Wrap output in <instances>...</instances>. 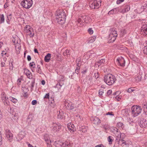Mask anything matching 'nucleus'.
I'll return each instance as SVG.
<instances>
[{
  "mask_svg": "<svg viewBox=\"0 0 147 147\" xmlns=\"http://www.w3.org/2000/svg\"><path fill=\"white\" fill-rule=\"evenodd\" d=\"M134 89V88H130L128 89L127 90V92L129 93L135 90Z\"/></svg>",
  "mask_w": 147,
  "mask_h": 147,
  "instance_id": "3c124183",
  "label": "nucleus"
},
{
  "mask_svg": "<svg viewBox=\"0 0 147 147\" xmlns=\"http://www.w3.org/2000/svg\"><path fill=\"white\" fill-rule=\"evenodd\" d=\"M37 73H38L40 74H43V73L41 71V69L40 67H39L38 68V70L37 71Z\"/></svg>",
  "mask_w": 147,
  "mask_h": 147,
  "instance_id": "6e6d98bb",
  "label": "nucleus"
},
{
  "mask_svg": "<svg viewBox=\"0 0 147 147\" xmlns=\"http://www.w3.org/2000/svg\"><path fill=\"white\" fill-rule=\"evenodd\" d=\"M24 94L23 95V96L24 98H27L28 97V94L27 92V91L26 90L24 91Z\"/></svg>",
  "mask_w": 147,
  "mask_h": 147,
  "instance_id": "5fc2aeb1",
  "label": "nucleus"
},
{
  "mask_svg": "<svg viewBox=\"0 0 147 147\" xmlns=\"http://www.w3.org/2000/svg\"><path fill=\"white\" fill-rule=\"evenodd\" d=\"M92 122L95 124H99L101 122L100 120L98 117H95L93 118Z\"/></svg>",
  "mask_w": 147,
  "mask_h": 147,
  "instance_id": "f3484780",
  "label": "nucleus"
},
{
  "mask_svg": "<svg viewBox=\"0 0 147 147\" xmlns=\"http://www.w3.org/2000/svg\"><path fill=\"white\" fill-rule=\"evenodd\" d=\"M147 124V121L145 118H142L140 119L139 125L141 127H145Z\"/></svg>",
  "mask_w": 147,
  "mask_h": 147,
  "instance_id": "9b49d317",
  "label": "nucleus"
},
{
  "mask_svg": "<svg viewBox=\"0 0 147 147\" xmlns=\"http://www.w3.org/2000/svg\"><path fill=\"white\" fill-rule=\"evenodd\" d=\"M63 144H65V145H63L62 147H71L69 143H68V142H65L63 143Z\"/></svg>",
  "mask_w": 147,
  "mask_h": 147,
  "instance_id": "de8ad7c7",
  "label": "nucleus"
},
{
  "mask_svg": "<svg viewBox=\"0 0 147 147\" xmlns=\"http://www.w3.org/2000/svg\"><path fill=\"white\" fill-rule=\"evenodd\" d=\"M44 138L45 141L47 144H49L51 143V140H50L48 135L47 134L45 135Z\"/></svg>",
  "mask_w": 147,
  "mask_h": 147,
  "instance_id": "a211bd4d",
  "label": "nucleus"
},
{
  "mask_svg": "<svg viewBox=\"0 0 147 147\" xmlns=\"http://www.w3.org/2000/svg\"><path fill=\"white\" fill-rule=\"evenodd\" d=\"M96 39V37L94 36L89 38L88 43H91L93 42Z\"/></svg>",
  "mask_w": 147,
  "mask_h": 147,
  "instance_id": "c756f323",
  "label": "nucleus"
},
{
  "mask_svg": "<svg viewBox=\"0 0 147 147\" xmlns=\"http://www.w3.org/2000/svg\"><path fill=\"white\" fill-rule=\"evenodd\" d=\"M52 131L54 132H56L60 130L61 127V124L58 123H53V124Z\"/></svg>",
  "mask_w": 147,
  "mask_h": 147,
  "instance_id": "6e6552de",
  "label": "nucleus"
},
{
  "mask_svg": "<svg viewBox=\"0 0 147 147\" xmlns=\"http://www.w3.org/2000/svg\"><path fill=\"white\" fill-rule=\"evenodd\" d=\"M124 1V0H117L116 2L117 4H119L121 2H123Z\"/></svg>",
  "mask_w": 147,
  "mask_h": 147,
  "instance_id": "0e129e2a",
  "label": "nucleus"
},
{
  "mask_svg": "<svg viewBox=\"0 0 147 147\" xmlns=\"http://www.w3.org/2000/svg\"><path fill=\"white\" fill-rule=\"evenodd\" d=\"M64 113L62 112L59 111V113L57 115V118L59 119H62L64 118Z\"/></svg>",
  "mask_w": 147,
  "mask_h": 147,
  "instance_id": "393cba45",
  "label": "nucleus"
},
{
  "mask_svg": "<svg viewBox=\"0 0 147 147\" xmlns=\"http://www.w3.org/2000/svg\"><path fill=\"white\" fill-rule=\"evenodd\" d=\"M35 83V82L34 80H33L32 81L30 86H29V87L31 88V91H32V90H33V88L34 87Z\"/></svg>",
  "mask_w": 147,
  "mask_h": 147,
  "instance_id": "2f4dec72",
  "label": "nucleus"
},
{
  "mask_svg": "<svg viewBox=\"0 0 147 147\" xmlns=\"http://www.w3.org/2000/svg\"><path fill=\"white\" fill-rule=\"evenodd\" d=\"M37 103V101L36 100H33L32 102V104L33 105H36Z\"/></svg>",
  "mask_w": 147,
  "mask_h": 147,
  "instance_id": "338daca9",
  "label": "nucleus"
},
{
  "mask_svg": "<svg viewBox=\"0 0 147 147\" xmlns=\"http://www.w3.org/2000/svg\"><path fill=\"white\" fill-rule=\"evenodd\" d=\"M94 77L96 79H97V78H98V77L99 76V75L98 74V73H95L94 74Z\"/></svg>",
  "mask_w": 147,
  "mask_h": 147,
  "instance_id": "e2e57ef3",
  "label": "nucleus"
},
{
  "mask_svg": "<svg viewBox=\"0 0 147 147\" xmlns=\"http://www.w3.org/2000/svg\"><path fill=\"white\" fill-rule=\"evenodd\" d=\"M65 19H60L59 22V24L62 25L65 23Z\"/></svg>",
  "mask_w": 147,
  "mask_h": 147,
  "instance_id": "79ce46f5",
  "label": "nucleus"
},
{
  "mask_svg": "<svg viewBox=\"0 0 147 147\" xmlns=\"http://www.w3.org/2000/svg\"><path fill=\"white\" fill-rule=\"evenodd\" d=\"M74 125L71 123H68L67 124V127L68 130L70 131H74L76 130V129L74 127Z\"/></svg>",
  "mask_w": 147,
  "mask_h": 147,
  "instance_id": "2eb2a0df",
  "label": "nucleus"
},
{
  "mask_svg": "<svg viewBox=\"0 0 147 147\" xmlns=\"http://www.w3.org/2000/svg\"><path fill=\"white\" fill-rule=\"evenodd\" d=\"M117 127L123 129L124 128V125L121 122H119L117 124Z\"/></svg>",
  "mask_w": 147,
  "mask_h": 147,
  "instance_id": "7c9ffc66",
  "label": "nucleus"
},
{
  "mask_svg": "<svg viewBox=\"0 0 147 147\" xmlns=\"http://www.w3.org/2000/svg\"><path fill=\"white\" fill-rule=\"evenodd\" d=\"M31 68H34L35 67V65L34 62H30L29 64Z\"/></svg>",
  "mask_w": 147,
  "mask_h": 147,
  "instance_id": "c03bdc74",
  "label": "nucleus"
},
{
  "mask_svg": "<svg viewBox=\"0 0 147 147\" xmlns=\"http://www.w3.org/2000/svg\"><path fill=\"white\" fill-rule=\"evenodd\" d=\"M100 0H95L91 1L89 3V6L92 9H98L100 6Z\"/></svg>",
  "mask_w": 147,
  "mask_h": 147,
  "instance_id": "20e7f679",
  "label": "nucleus"
},
{
  "mask_svg": "<svg viewBox=\"0 0 147 147\" xmlns=\"http://www.w3.org/2000/svg\"><path fill=\"white\" fill-rule=\"evenodd\" d=\"M87 127H85L84 126H83L80 129V130L82 131L83 132L85 133L87 131Z\"/></svg>",
  "mask_w": 147,
  "mask_h": 147,
  "instance_id": "4c0bfd02",
  "label": "nucleus"
},
{
  "mask_svg": "<svg viewBox=\"0 0 147 147\" xmlns=\"http://www.w3.org/2000/svg\"><path fill=\"white\" fill-rule=\"evenodd\" d=\"M141 28L142 31L147 35V24L143 25Z\"/></svg>",
  "mask_w": 147,
  "mask_h": 147,
  "instance_id": "412c9836",
  "label": "nucleus"
},
{
  "mask_svg": "<svg viewBox=\"0 0 147 147\" xmlns=\"http://www.w3.org/2000/svg\"><path fill=\"white\" fill-rule=\"evenodd\" d=\"M25 133L24 131H21L19 132L17 136V138L19 140H20L25 136Z\"/></svg>",
  "mask_w": 147,
  "mask_h": 147,
  "instance_id": "ddd939ff",
  "label": "nucleus"
},
{
  "mask_svg": "<svg viewBox=\"0 0 147 147\" xmlns=\"http://www.w3.org/2000/svg\"><path fill=\"white\" fill-rule=\"evenodd\" d=\"M80 18H88L90 17L88 15H86L84 14L81 15L80 16Z\"/></svg>",
  "mask_w": 147,
  "mask_h": 147,
  "instance_id": "37998d69",
  "label": "nucleus"
},
{
  "mask_svg": "<svg viewBox=\"0 0 147 147\" xmlns=\"http://www.w3.org/2000/svg\"><path fill=\"white\" fill-rule=\"evenodd\" d=\"M51 99L52 100L51 101L50 100L49 102V104L50 106L53 107H54L55 105V104L54 102V99L52 98L51 97Z\"/></svg>",
  "mask_w": 147,
  "mask_h": 147,
  "instance_id": "c85d7f7f",
  "label": "nucleus"
},
{
  "mask_svg": "<svg viewBox=\"0 0 147 147\" xmlns=\"http://www.w3.org/2000/svg\"><path fill=\"white\" fill-rule=\"evenodd\" d=\"M1 97L2 100L5 105H8L9 103L8 100V98L6 97V94L4 92H3L1 94Z\"/></svg>",
  "mask_w": 147,
  "mask_h": 147,
  "instance_id": "9d476101",
  "label": "nucleus"
},
{
  "mask_svg": "<svg viewBox=\"0 0 147 147\" xmlns=\"http://www.w3.org/2000/svg\"><path fill=\"white\" fill-rule=\"evenodd\" d=\"M80 69V67H76V69H75V73L77 74H78L79 72V70Z\"/></svg>",
  "mask_w": 147,
  "mask_h": 147,
  "instance_id": "4d7b16f0",
  "label": "nucleus"
},
{
  "mask_svg": "<svg viewBox=\"0 0 147 147\" xmlns=\"http://www.w3.org/2000/svg\"><path fill=\"white\" fill-rule=\"evenodd\" d=\"M117 9H114L110 10L108 13L109 15H111L117 12Z\"/></svg>",
  "mask_w": 147,
  "mask_h": 147,
  "instance_id": "473e14b6",
  "label": "nucleus"
},
{
  "mask_svg": "<svg viewBox=\"0 0 147 147\" xmlns=\"http://www.w3.org/2000/svg\"><path fill=\"white\" fill-rule=\"evenodd\" d=\"M5 134L7 138L10 142H11L13 139V134L11 131L9 129H6L5 131Z\"/></svg>",
  "mask_w": 147,
  "mask_h": 147,
  "instance_id": "1a4fd4ad",
  "label": "nucleus"
},
{
  "mask_svg": "<svg viewBox=\"0 0 147 147\" xmlns=\"http://www.w3.org/2000/svg\"><path fill=\"white\" fill-rule=\"evenodd\" d=\"M9 99L13 103H16L18 102V100L16 98L12 97H10Z\"/></svg>",
  "mask_w": 147,
  "mask_h": 147,
  "instance_id": "72a5a7b5",
  "label": "nucleus"
},
{
  "mask_svg": "<svg viewBox=\"0 0 147 147\" xmlns=\"http://www.w3.org/2000/svg\"><path fill=\"white\" fill-rule=\"evenodd\" d=\"M130 9V7L129 5H126L124 7V11L125 12L128 11Z\"/></svg>",
  "mask_w": 147,
  "mask_h": 147,
  "instance_id": "c9c22d12",
  "label": "nucleus"
},
{
  "mask_svg": "<svg viewBox=\"0 0 147 147\" xmlns=\"http://www.w3.org/2000/svg\"><path fill=\"white\" fill-rule=\"evenodd\" d=\"M24 73L25 74L27 77L30 79H31L32 78V76L30 71L27 69H24Z\"/></svg>",
  "mask_w": 147,
  "mask_h": 147,
  "instance_id": "4468645a",
  "label": "nucleus"
},
{
  "mask_svg": "<svg viewBox=\"0 0 147 147\" xmlns=\"http://www.w3.org/2000/svg\"><path fill=\"white\" fill-rule=\"evenodd\" d=\"M65 108L67 110H70L73 109L74 108V105L68 100H66L64 101Z\"/></svg>",
  "mask_w": 147,
  "mask_h": 147,
  "instance_id": "0eeeda50",
  "label": "nucleus"
},
{
  "mask_svg": "<svg viewBox=\"0 0 147 147\" xmlns=\"http://www.w3.org/2000/svg\"><path fill=\"white\" fill-rule=\"evenodd\" d=\"M121 142L122 146L123 147H128L129 145L125 141L123 140V139L121 138Z\"/></svg>",
  "mask_w": 147,
  "mask_h": 147,
  "instance_id": "b1692460",
  "label": "nucleus"
},
{
  "mask_svg": "<svg viewBox=\"0 0 147 147\" xmlns=\"http://www.w3.org/2000/svg\"><path fill=\"white\" fill-rule=\"evenodd\" d=\"M110 30L111 32L109 35L108 39L110 42H113L115 40L117 37V31L115 30L114 28H111Z\"/></svg>",
  "mask_w": 147,
  "mask_h": 147,
  "instance_id": "f03ea898",
  "label": "nucleus"
},
{
  "mask_svg": "<svg viewBox=\"0 0 147 147\" xmlns=\"http://www.w3.org/2000/svg\"><path fill=\"white\" fill-rule=\"evenodd\" d=\"M2 133L1 131H0V145H2Z\"/></svg>",
  "mask_w": 147,
  "mask_h": 147,
  "instance_id": "13d9d810",
  "label": "nucleus"
},
{
  "mask_svg": "<svg viewBox=\"0 0 147 147\" xmlns=\"http://www.w3.org/2000/svg\"><path fill=\"white\" fill-rule=\"evenodd\" d=\"M63 84V83L62 82H58L56 86V88H60L62 86Z\"/></svg>",
  "mask_w": 147,
  "mask_h": 147,
  "instance_id": "ea45409f",
  "label": "nucleus"
},
{
  "mask_svg": "<svg viewBox=\"0 0 147 147\" xmlns=\"http://www.w3.org/2000/svg\"><path fill=\"white\" fill-rule=\"evenodd\" d=\"M13 62H12L10 64V69H12L13 68Z\"/></svg>",
  "mask_w": 147,
  "mask_h": 147,
  "instance_id": "774afa93",
  "label": "nucleus"
},
{
  "mask_svg": "<svg viewBox=\"0 0 147 147\" xmlns=\"http://www.w3.org/2000/svg\"><path fill=\"white\" fill-rule=\"evenodd\" d=\"M104 80L106 84L109 86H111L115 83L116 79L114 75L110 74L105 76Z\"/></svg>",
  "mask_w": 147,
  "mask_h": 147,
  "instance_id": "f257e3e1",
  "label": "nucleus"
},
{
  "mask_svg": "<svg viewBox=\"0 0 147 147\" xmlns=\"http://www.w3.org/2000/svg\"><path fill=\"white\" fill-rule=\"evenodd\" d=\"M88 31L89 33L90 34H91L93 33V31L92 28H89L88 29Z\"/></svg>",
  "mask_w": 147,
  "mask_h": 147,
  "instance_id": "680f3d73",
  "label": "nucleus"
},
{
  "mask_svg": "<svg viewBox=\"0 0 147 147\" xmlns=\"http://www.w3.org/2000/svg\"><path fill=\"white\" fill-rule=\"evenodd\" d=\"M22 79L21 78H19L17 80V84L18 86H19L21 85V81L22 80Z\"/></svg>",
  "mask_w": 147,
  "mask_h": 147,
  "instance_id": "603ef678",
  "label": "nucleus"
},
{
  "mask_svg": "<svg viewBox=\"0 0 147 147\" xmlns=\"http://www.w3.org/2000/svg\"><path fill=\"white\" fill-rule=\"evenodd\" d=\"M60 19H53L52 20V22L53 23L54 22L55 23H58L59 24V22Z\"/></svg>",
  "mask_w": 147,
  "mask_h": 147,
  "instance_id": "864d4df0",
  "label": "nucleus"
},
{
  "mask_svg": "<svg viewBox=\"0 0 147 147\" xmlns=\"http://www.w3.org/2000/svg\"><path fill=\"white\" fill-rule=\"evenodd\" d=\"M55 15L57 17L56 18H66V15L63 10L58 9L56 12Z\"/></svg>",
  "mask_w": 147,
  "mask_h": 147,
  "instance_id": "423d86ee",
  "label": "nucleus"
},
{
  "mask_svg": "<svg viewBox=\"0 0 147 147\" xmlns=\"http://www.w3.org/2000/svg\"><path fill=\"white\" fill-rule=\"evenodd\" d=\"M51 55L50 53H48L45 56L44 60L45 62H48L49 61L51 57Z\"/></svg>",
  "mask_w": 147,
  "mask_h": 147,
  "instance_id": "4be33fe9",
  "label": "nucleus"
},
{
  "mask_svg": "<svg viewBox=\"0 0 147 147\" xmlns=\"http://www.w3.org/2000/svg\"><path fill=\"white\" fill-rule=\"evenodd\" d=\"M31 28V27L30 25H26L24 28V30L25 32V31H26L27 30H28L29 29H30V28Z\"/></svg>",
  "mask_w": 147,
  "mask_h": 147,
  "instance_id": "09e8293b",
  "label": "nucleus"
},
{
  "mask_svg": "<svg viewBox=\"0 0 147 147\" xmlns=\"http://www.w3.org/2000/svg\"><path fill=\"white\" fill-rule=\"evenodd\" d=\"M44 98L49 99V93H47L46 94L45 96L44 97Z\"/></svg>",
  "mask_w": 147,
  "mask_h": 147,
  "instance_id": "69168bd1",
  "label": "nucleus"
},
{
  "mask_svg": "<svg viewBox=\"0 0 147 147\" xmlns=\"http://www.w3.org/2000/svg\"><path fill=\"white\" fill-rule=\"evenodd\" d=\"M121 35L123 36L126 33V31L125 29H123L121 30Z\"/></svg>",
  "mask_w": 147,
  "mask_h": 147,
  "instance_id": "49530a36",
  "label": "nucleus"
},
{
  "mask_svg": "<svg viewBox=\"0 0 147 147\" xmlns=\"http://www.w3.org/2000/svg\"><path fill=\"white\" fill-rule=\"evenodd\" d=\"M129 111L127 109H123L121 111L122 114L124 115H127L129 114Z\"/></svg>",
  "mask_w": 147,
  "mask_h": 147,
  "instance_id": "a878e982",
  "label": "nucleus"
},
{
  "mask_svg": "<svg viewBox=\"0 0 147 147\" xmlns=\"http://www.w3.org/2000/svg\"><path fill=\"white\" fill-rule=\"evenodd\" d=\"M117 61L120 65L122 67H124L125 65V61L124 58L122 57L117 59Z\"/></svg>",
  "mask_w": 147,
  "mask_h": 147,
  "instance_id": "f8f14e48",
  "label": "nucleus"
},
{
  "mask_svg": "<svg viewBox=\"0 0 147 147\" xmlns=\"http://www.w3.org/2000/svg\"><path fill=\"white\" fill-rule=\"evenodd\" d=\"M21 4L23 7L29 9L32 6L33 4V1L32 0H23Z\"/></svg>",
  "mask_w": 147,
  "mask_h": 147,
  "instance_id": "39448f33",
  "label": "nucleus"
},
{
  "mask_svg": "<svg viewBox=\"0 0 147 147\" xmlns=\"http://www.w3.org/2000/svg\"><path fill=\"white\" fill-rule=\"evenodd\" d=\"M93 78L92 76H90L88 79V84H90Z\"/></svg>",
  "mask_w": 147,
  "mask_h": 147,
  "instance_id": "8fccbe9b",
  "label": "nucleus"
},
{
  "mask_svg": "<svg viewBox=\"0 0 147 147\" xmlns=\"http://www.w3.org/2000/svg\"><path fill=\"white\" fill-rule=\"evenodd\" d=\"M131 109L132 115L134 117L138 116L141 113L142 110L140 107L137 105L132 106Z\"/></svg>",
  "mask_w": 147,
  "mask_h": 147,
  "instance_id": "7ed1b4c3",
  "label": "nucleus"
},
{
  "mask_svg": "<svg viewBox=\"0 0 147 147\" xmlns=\"http://www.w3.org/2000/svg\"><path fill=\"white\" fill-rule=\"evenodd\" d=\"M77 64H76V67H80L81 66V59L80 58H78L76 60Z\"/></svg>",
  "mask_w": 147,
  "mask_h": 147,
  "instance_id": "e433bc0d",
  "label": "nucleus"
},
{
  "mask_svg": "<svg viewBox=\"0 0 147 147\" xmlns=\"http://www.w3.org/2000/svg\"><path fill=\"white\" fill-rule=\"evenodd\" d=\"M25 32L27 33V35L30 36V37H33L34 35V33L33 32V29L32 28L28 30H27Z\"/></svg>",
  "mask_w": 147,
  "mask_h": 147,
  "instance_id": "dca6fc26",
  "label": "nucleus"
},
{
  "mask_svg": "<svg viewBox=\"0 0 147 147\" xmlns=\"http://www.w3.org/2000/svg\"><path fill=\"white\" fill-rule=\"evenodd\" d=\"M112 138H113V137L111 136H109L108 137V141L109 142V144H112V142L113 141Z\"/></svg>",
  "mask_w": 147,
  "mask_h": 147,
  "instance_id": "f704fd0d",
  "label": "nucleus"
},
{
  "mask_svg": "<svg viewBox=\"0 0 147 147\" xmlns=\"http://www.w3.org/2000/svg\"><path fill=\"white\" fill-rule=\"evenodd\" d=\"M142 108L144 111L145 112H147V109H146V107H147V103H145L144 104H143L142 105Z\"/></svg>",
  "mask_w": 147,
  "mask_h": 147,
  "instance_id": "58836bf2",
  "label": "nucleus"
},
{
  "mask_svg": "<svg viewBox=\"0 0 147 147\" xmlns=\"http://www.w3.org/2000/svg\"><path fill=\"white\" fill-rule=\"evenodd\" d=\"M112 93V90H108L107 92V95L109 96Z\"/></svg>",
  "mask_w": 147,
  "mask_h": 147,
  "instance_id": "052dcab7",
  "label": "nucleus"
},
{
  "mask_svg": "<svg viewBox=\"0 0 147 147\" xmlns=\"http://www.w3.org/2000/svg\"><path fill=\"white\" fill-rule=\"evenodd\" d=\"M143 52L144 54L147 55V41L146 43L144 44V47L143 49Z\"/></svg>",
  "mask_w": 147,
  "mask_h": 147,
  "instance_id": "cd10ccee",
  "label": "nucleus"
},
{
  "mask_svg": "<svg viewBox=\"0 0 147 147\" xmlns=\"http://www.w3.org/2000/svg\"><path fill=\"white\" fill-rule=\"evenodd\" d=\"M117 134H116V140L117 141L119 142L120 141H121V134L120 132V134L119 133H117Z\"/></svg>",
  "mask_w": 147,
  "mask_h": 147,
  "instance_id": "bb28decb",
  "label": "nucleus"
},
{
  "mask_svg": "<svg viewBox=\"0 0 147 147\" xmlns=\"http://www.w3.org/2000/svg\"><path fill=\"white\" fill-rule=\"evenodd\" d=\"M105 62V59H101L96 64L97 65L98 67L99 66L103 65Z\"/></svg>",
  "mask_w": 147,
  "mask_h": 147,
  "instance_id": "aec40b11",
  "label": "nucleus"
},
{
  "mask_svg": "<svg viewBox=\"0 0 147 147\" xmlns=\"http://www.w3.org/2000/svg\"><path fill=\"white\" fill-rule=\"evenodd\" d=\"M70 51L69 50L67 49L63 53V54L64 56L67 55H69Z\"/></svg>",
  "mask_w": 147,
  "mask_h": 147,
  "instance_id": "a18cd8bd",
  "label": "nucleus"
},
{
  "mask_svg": "<svg viewBox=\"0 0 147 147\" xmlns=\"http://www.w3.org/2000/svg\"><path fill=\"white\" fill-rule=\"evenodd\" d=\"M78 26H80L81 25H82V22L81 19H78L77 23H76Z\"/></svg>",
  "mask_w": 147,
  "mask_h": 147,
  "instance_id": "a19ab883",
  "label": "nucleus"
},
{
  "mask_svg": "<svg viewBox=\"0 0 147 147\" xmlns=\"http://www.w3.org/2000/svg\"><path fill=\"white\" fill-rule=\"evenodd\" d=\"M54 144L56 147H62L63 145H65L63 143L58 141L55 142Z\"/></svg>",
  "mask_w": 147,
  "mask_h": 147,
  "instance_id": "6ab92c4d",
  "label": "nucleus"
},
{
  "mask_svg": "<svg viewBox=\"0 0 147 147\" xmlns=\"http://www.w3.org/2000/svg\"><path fill=\"white\" fill-rule=\"evenodd\" d=\"M111 130L112 132L114 133H119L120 134V131H119L117 128L115 127H113L111 129Z\"/></svg>",
  "mask_w": 147,
  "mask_h": 147,
  "instance_id": "5701e85b",
  "label": "nucleus"
},
{
  "mask_svg": "<svg viewBox=\"0 0 147 147\" xmlns=\"http://www.w3.org/2000/svg\"><path fill=\"white\" fill-rule=\"evenodd\" d=\"M104 92L103 89H100L99 90V95H102Z\"/></svg>",
  "mask_w": 147,
  "mask_h": 147,
  "instance_id": "bf43d9fd",
  "label": "nucleus"
}]
</instances>
